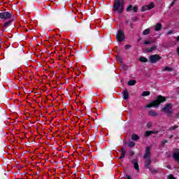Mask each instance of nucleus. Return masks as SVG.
Masks as SVG:
<instances>
[{
  "mask_svg": "<svg viewBox=\"0 0 179 179\" xmlns=\"http://www.w3.org/2000/svg\"><path fill=\"white\" fill-rule=\"evenodd\" d=\"M166 100H167V99L166 98V96L159 95L157 96L156 100H155L152 102L148 104L145 106V108H152V107H159V106H160V104L166 102Z\"/></svg>",
  "mask_w": 179,
  "mask_h": 179,
  "instance_id": "obj_1",
  "label": "nucleus"
},
{
  "mask_svg": "<svg viewBox=\"0 0 179 179\" xmlns=\"http://www.w3.org/2000/svg\"><path fill=\"white\" fill-rule=\"evenodd\" d=\"M113 10L117 12V13H122L124 12V1L115 0Z\"/></svg>",
  "mask_w": 179,
  "mask_h": 179,
  "instance_id": "obj_2",
  "label": "nucleus"
},
{
  "mask_svg": "<svg viewBox=\"0 0 179 179\" xmlns=\"http://www.w3.org/2000/svg\"><path fill=\"white\" fill-rule=\"evenodd\" d=\"M161 111L165 113L169 117H173V114H174V112L173 111V104L168 103L165 105L164 107L161 109Z\"/></svg>",
  "mask_w": 179,
  "mask_h": 179,
  "instance_id": "obj_3",
  "label": "nucleus"
},
{
  "mask_svg": "<svg viewBox=\"0 0 179 179\" xmlns=\"http://www.w3.org/2000/svg\"><path fill=\"white\" fill-rule=\"evenodd\" d=\"M116 40L117 41H119V43H121L125 40V34H124V31L122 30L117 31V34L116 35Z\"/></svg>",
  "mask_w": 179,
  "mask_h": 179,
  "instance_id": "obj_4",
  "label": "nucleus"
},
{
  "mask_svg": "<svg viewBox=\"0 0 179 179\" xmlns=\"http://www.w3.org/2000/svg\"><path fill=\"white\" fill-rule=\"evenodd\" d=\"M162 59V57L159 55H152L150 56V62L151 64H156L157 61H160Z\"/></svg>",
  "mask_w": 179,
  "mask_h": 179,
  "instance_id": "obj_5",
  "label": "nucleus"
},
{
  "mask_svg": "<svg viewBox=\"0 0 179 179\" xmlns=\"http://www.w3.org/2000/svg\"><path fill=\"white\" fill-rule=\"evenodd\" d=\"M12 17V13L3 12L0 13V19L9 20Z\"/></svg>",
  "mask_w": 179,
  "mask_h": 179,
  "instance_id": "obj_6",
  "label": "nucleus"
},
{
  "mask_svg": "<svg viewBox=\"0 0 179 179\" xmlns=\"http://www.w3.org/2000/svg\"><path fill=\"white\" fill-rule=\"evenodd\" d=\"M150 156H152V154L150 152V147H146L145 151V155H143V158L144 159H150Z\"/></svg>",
  "mask_w": 179,
  "mask_h": 179,
  "instance_id": "obj_7",
  "label": "nucleus"
},
{
  "mask_svg": "<svg viewBox=\"0 0 179 179\" xmlns=\"http://www.w3.org/2000/svg\"><path fill=\"white\" fill-rule=\"evenodd\" d=\"M172 157L175 162H177L179 164V150L176 149L173 153Z\"/></svg>",
  "mask_w": 179,
  "mask_h": 179,
  "instance_id": "obj_8",
  "label": "nucleus"
},
{
  "mask_svg": "<svg viewBox=\"0 0 179 179\" xmlns=\"http://www.w3.org/2000/svg\"><path fill=\"white\" fill-rule=\"evenodd\" d=\"M131 164H134L135 170L139 171V164H138V159H134L131 160Z\"/></svg>",
  "mask_w": 179,
  "mask_h": 179,
  "instance_id": "obj_9",
  "label": "nucleus"
},
{
  "mask_svg": "<svg viewBox=\"0 0 179 179\" xmlns=\"http://www.w3.org/2000/svg\"><path fill=\"white\" fill-rule=\"evenodd\" d=\"M152 163V159L150 158H147V159L145 161L144 167L145 169H150V164Z\"/></svg>",
  "mask_w": 179,
  "mask_h": 179,
  "instance_id": "obj_10",
  "label": "nucleus"
},
{
  "mask_svg": "<svg viewBox=\"0 0 179 179\" xmlns=\"http://www.w3.org/2000/svg\"><path fill=\"white\" fill-rule=\"evenodd\" d=\"M156 50H157V46L154 45L152 46L150 48H145V51L146 52H153V51H156Z\"/></svg>",
  "mask_w": 179,
  "mask_h": 179,
  "instance_id": "obj_11",
  "label": "nucleus"
},
{
  "mask_svg": "<svg viewBox=\"0 0 179 179\" xmlns=\"http://www.w3.org/2000/svg\"><path fill=\"white\" fill-rule=\"evenodd\" d=\"M121 156L119 157L120 159H124V157H125V155L127 153V151L125 150V148H124V147L121 148Z\"/></svg>",
  "mask_w": 179,
  "mask_h": 179,
  "instance_id": "obj_12",
  "label": "nucleus"
},
{
  "mask_svg": "<svg viewBox=\"0 0 179 179\" xmlns=\"http://www.w3.org/2000/svg\"><path fill=\"white\" fill-rule=\"evenodd\" d=\"M122 94L124 100H128L129 97V92H128L127 90H124L122 92Z\"/></svg>",
  "mask_w": 179,
  "mask_h": 179,
  "instance_id": "obj_13",
  "label": "nucleus"
},
{
  "mask_svg": "<svg viewBox=\"0 0 179 179\" xmlns=\"http://www.w3.org/2000/svg\"><path fill=\"white\" fill-rule=\"evenodd\" d=\"M148 115H150V117H157V115H159V114L157 113H156L155 110H150L148 112Z\"/></svg>",
  "mask_w": 179,
  "mask_h": 179,
  "instance_id": "obj_14",
  "label": "nucleus"
},
{
  "mask_svg": "<svg viewBox=\"0 0 179 179\" xmlns=\"http://www.w3.org/2000/svg\"><path fill=\"white\" fill-rule=\"evenodd\" d=\"M162 24L161 23H158L156 24V26L155 27V31H160V30H162Z\"/></svg>",
  "mask_w": 179,
  "mask_h": 179,
  "instance_id": "obj_15",
  "label": "nucleus"
},
{
  "mask_svg": "<svg viewBox=\"0 0 179 179\" xmlns=\"http://www.w3.org/2000/svg\"><path fill=\"white\" fill-rule=\"evenodd\" d=\"M158 131H145V136H150V135L153 134H157Z\"/></svg>",
  "mask_w": 179,
  "mask_h": 179,
  "instance_id": "obj_16",
  "label": "nucleus"
},
{
  "mask_svg": "<svg viewBox=\"0 0 179 179\" xmlns=\"http://www.w3.org/2000/svg\"><path fill=\"white\" fill-rule=\"evenodd\" d=\"M127 85L129 86H135L136 85V80H131L128 82Z\"/></svg>",
  "mask_w": 179,
  "mask_h": 179,
  "instance_id": "obj_17",
  "label": "nucleus"
},
{
  "mask_svg": "<svg viewBox=\"0 0 179 179\" xmlns=\"http://www.w3.org/2000/svg\"><path fill=\"white\" fill-rule=\"evenodd\" d=\"M131 139H132V141H139V136L134 134L131 135Z\"/></svg>",
  "mask_w": 179,
  "mask_h": 179,
  "instance_id": "obj_18",
  "label": "nucleus"
},
{
  "mask_svg": "<svg viewBox=\"0 0 179 179\" xmlns=\"http://www.w3.org/2000/svg\"><path fill=\"white\" fill-rule=\"evenodd\" d=\"M148 10H150L151 9H153L155 8V3L151 2L150 4L147 5Z\"/></svg>",
  "mask_w": 179,
  "mask_h": 179,
  "instance_id": "obj_19",
  "label": "nucleus"
},
{
  "mask_svg": "<svg viewBox=\"0 0 179 179\" xmlns=\"http://www.w3.org/2000/svg\"><path fill=\"white\" fill-rule=\"evenodd\" d=\"M150 34V29H146L143 32V36H148V34Z\"/></svg>",
  "mask_w": 179,
  "mask_h": 179,
  "instance_id": "obj_20",
  "label": "nucleus"
},
{
  "mask_svg": "<svg viewBox=\"0 0 179 179\" xmlns=\"http://www.w3.org/2000/svg\"><path fill=\"white\" fill-rule=\"evenodd\" d=\"M141 96H150V92H149V91H144L141 94Z\"/></svg>",
  "mask_w": 179,
  "mask_h": 179,
  "instance_id": "obj_21",
  "label": "nucleus"
},
{
  "mask_svg": "<svg viewBox=\"0 0 179 179\" xmlns=\"http://www.w3.org/2000/svg\"><path fill=\"white\" fill-rule=\"evenodd\" d=\"M11 23H12V20H9V21L6 22L3 24V27H5V28L9 27V26L10 25Z\"/></svg>",
  "mask_w": 179,
  "mask_h": 179,
  "instance_id": "obj_22",
  "label": "nucleus"
},
{
  "mask_svg": "<svg viewBox=\"0 0 179 179\" xmlns=\"http://www.w3.org/2000/svg\"><path fill=\"white\" fill-rule=\"evenodd\" d=\"M139 61L141 62H148V58H146L145 57H140Z\"/></svg>",
  "mask_w": 179,
  "mask_h": 179,
  "instance_id": "obj_23",
  "label": "nucleus"
},
{
  "mask_svg": "<svg viewBox=\"0 0 179 179\" xmlns=\"http://www.w3.org/2000/svg\"><path fill=\"white\" fill-rule=\"evenodd\" d=\"M146 10H149V8L148 7V5L143 6L141 8V12H145Z\"/></svg>",
  "mask_w": 179,
  "mask_h": 179,
  "instance_id": "obj_24",
  "label": "nucleus"
},
{
  "mask_svg": "<svg viewBox=\"0 0 179 179\" xmlns=\"http://www.w3.org/2000/svg\"><path fill=\"white\" fill-rule=\"evenodd\" d=\"M135 145H136V143H135V142L130 141L128 144V146H129V148H134L135 146Z\"/></svg>",
  "mask_w": 179,
  "mask_h": 179,
  "instance_id": "obj_25",
  "label": "nucleus"
},
{
  "mask_svg": "<svg viewBox=\"0 0 179 179\" xmlns=\"http://www.w3.org/2000/svg\"><path fill=\"white\" fill-rule=\"evenodd\" d=\"M164 71H168V72H173V69L169 66H166L164 69Z\"/></svg>",
  "mask_w": 179,
  "mask_h": 179,
  "instance_id": "obj_26",
  "label": "nucleus"
},
{
  "mask_svg": "<svg viewBox=\"0 0 179 179\" xmlns=\"http://www.w3.org/2000/svg\"><path fill=\"white\" fill-rule=\"evenodd\" d=\"M177 128H178V125H174V126H172L169 128V131H174L175 129H177Z\"/></svg>",
  "mask_w": 179,
  "mask_h": 179,
  "instance_id": "obj_27",
  "label": "nucleus"
},
{
  "mask_svg": "<svg viewBox=\"0 0 179 179\" xmlns=\"http://www.w3.org/2000/svg\"><path fill=\"white\" fill-rule=\"evenodd\" d=\"M132 5H129L126 9L127 12H131V10H132Z\"/></svg>",
  "mask_w": 179,
  "mask_h": 179,
  "instance_id": "obj_28",
  "label": "nucleus"
},
{
  "mask_svg": "<svg viewBox=\"0 0 179 179\" xmlns=\"http://www.w3.org/2000/svg\"><path fill=\"white\" fill-rule=\"evenodd\" d=\"M84 29H86L87 30H90L91 29L90 24H87V26H84Z\"/></svg>",
  "mask_w": 179,
  "mask_h": 179,
  "instance_id": "obj_29",
  "label": "nucleus"
},
{
  "mask_svg": "<svg viewBox=\"0 0 179 179\" xmlns=\"http://www.w3.org/2000/svg\"><path fill=\"white\" fill-rule=\"evenodd\" d=\"M144 44H145V45H149V44H152V41H144Z\"/></svg>",
  "mask_w": 179,
  "mask_h": 179,
  "instance_id": "obj_30",
  "label": "nucleus"
},
{
  "mask_svg": "<svg viewBox=\"0 0 179 179\" xmlns=\"http://www.w3.org/2000/svg\"><path fill=\"white\" fill-rule=\"evenodd\" d=\"M152 122H148V123H147V127H148V128H152Z\"/></svg>",
  "mask_w": 179,
  "mask_h": 179,
  "instance_id": "obj_31",
  "label": "nucleus"
},
{
  "mask_svg": "<svg viewBox=\"0 0 179 179\" xmlns=\"http://www.w3.org/2000/svg\"><path fill=\"white\" fill-rule=\"evenodd\" d=\"M131 20H132V22H138V17H134L131 18Z\"/></svg>",
  "mask_w": 179,
  "mask_h": 179,
  "instance_id": "obj_32",
  "label": "nucleus"
},
{
  "mask_svg": "<svg viewBox=\"0 0 179 179\" xmlns=\"http://www.w3.org/2000/svg\"><path fill=\"white\" fill-rule=\"evenodd\" d=\"M124 48H125V50H129V48H131V45H124Z\"/></svg>",
  "mask_w": 179,
  "mask_h": 179,
  "instance_id": "obj_33",
  "label": "nucleus"
},
{
  "mask_svg": "<svg viewBox=\"0 0 179 179\" xmlns=\"http://www.w3.org/2000/svg\"><path fill=\"white\" fill-rule=\"evenodd\" d=\"M129 153L130 156H134V155H135V152H134V151H132V150H130V151L129 152Z\"/></svg>",
  "mask_w": 179,
  "mask_h": 179,
  "instance_id": "obj_34",
  "label": "nucleus"
},
{
  "mask_svg": "<svg viewBox=\"0 0 179 179\" xmlns=\"http://www.w3.org/2000/svg\"><path fill=\"white\" fill-rule=\"evenodd\" d=\"M168 179H176V178H174V176H173V175H169L168 176Z\"/></svg>",
  "mask_w": 179,
  "mask_h": 179,
  "instance_id": "obj_35",
  "label": "nucleus"
},
{
  "mask_svg": "<svg viewBox=\"0 0 179 179\" xmlns=\"http://www.w3.org/2000/svg\"><path fill=\"white\" fill-rule=\"evenodd\" d=\"M133 10H134V12H138V7L134 6V7L133 8Z\"/></svg>",
  "mask_w": 179,
  "mask_h": 179,
  "instance_id": "obj_36",
  "label": "nucleus"
},
{
  "mask_svg": "<svg viewBox=\"0 0 179 179\" xmlns=\"http://www.w3.org/2000/svg\"><path fill=\"white\" fill-rule=\"evenodd\" d=\"M176 4V1H173L171 2V3L170 4V6L172 7V6H174V5Z\"/></svg>",
  "mask_w": 179,
  "mask_h": 179,
  "instance_id": "obj_37",
  "label": "nucleus"
},
{
  "mask_svg": "<svg viewBox=\"0 0 179 179\" xmlns=\"http://www.w3.org/2000/svg\"><path fill=\"white\" fill-rule=\"evenodd\" d=\"M167 140H164V141H162V145H164L165 143H167Z\"/></svg>",
  "mask_w": 179,
  "mask_h": 179,
  "instance_id": "obj_38",
  "label": "nucleus"
},
{
  "mask_svg": "<svg viewBox=\"0 0 179 179\" xmlns=\"http://www.w3.org/2000/svg\"><path fill=\"white\" fill-rule=\"evenodd\" d=\"M168 36H169V34H173V31H169L167 32Z\"/></svg>",
  "mask_w": 179,
  "mask_h": 179,
  "instance_id": "obj_39",
  "label": "nucleus"
},
{
  "mask_svg": "<svg viewBox=\"0 0 179 179\" xmlns=\"http://www.w3.org/2000/svg\"><path fill=\"white\" fill-rule=\"evenodd\" d=\"M129 26L131 29H134V24L132 22L130 23Z\"/></svg>",
  "mask_w": 179,
  "mask_h": 179,
  "instance_id": "obj_40",
  "label": "nucleus"
},
{
  "mask_svg": "<svg viewBox=\"0 0 179 179\" xmlns=\"http://www.w3.org/2000/svg\"><path fill=\"white\" fill-rule=\"evenodd\" d=\"M166 167H167V169H169V170H171V165H167Z\"/></svg>",
  "mask_w": 179,
  "mask_h": 179,
  "instance_id": "obj_41",
  "label": "nucleus"
},
{
  "mask_svg": "<svg viewBox=\"0 0 179 179\" xmlns=\"http://www.w3.org/2000/svg\"><path fill=\"white\" fill-rule=\"evenodd\" d=\"M151 43H156V38H154L151 41Z\"/></svg>",
  "mask_w": 179,
  "mask_h": 179,
  "instance_id": "obj_42",
  "label": "nucleus"
},
{
  "mask_svg": "<svg viewBox=\"0 0 179 179\" xmlns=\"http://www.w3.org/2000/svg\"><path fill=\"white\" fill-rule=\"evenodd\" d=\"M178 55H179V47L177 48Z\"/></svg>",
  "mask_w": 179,
  "mask_h": 179,
  "instance_id": "obj_43",
  "label": "nucleus"
},
{
  "mask_svg": "<svg viewBox=\"0 0 179 179\" xmlns=\"http://www.w3.org/2000/svg\"><path fill=\"white\" fill-rule=\"evenodd\" d=\"M127 179H132V178H131V176H128Z\"/></svg>",
  "mask_w": 179,
  "mask_h": 179,
  "instance_id": "obj_44",
  "label": "nucleus"
},
{
  "mask_svg": "<svg viewBox=\"0 0 179 179\" xmlns=\"http://www.w3.org/2000/svg\"><path fill=\"white\" fill-rule=\"evenodd\" d=\"M125 23H126V24H128V23H129V21L127 20V21L125 22Z\"/></svg>",
  "mask_w": 179,
  "mask_h": 179,
  "instance_id": "obj_45",
  "label": "nucleus"
},
{
  "mask_svg": "<svg viewBox=\"0 0 179 179\" xmlns=\"http://www.w3.org/2000/svg\"><path fill=\"white\" fill-rule=\"evenodd\" d=\"M177 40L178 41H179V36L177 37Z\"/></svg>",
  "mask_w": 179,
  "mask_h": 179,
  "instance_id": "obj_46",
  "label": "nucleus"
},
{
  "mask_svg": "<svg viewBox=\"0 0 179 179\" xmlns=\"http://www.w3.org/2000/svg\"><path fill=\"white\" fill-rule=\"evenodd\" d=\"M138 41H141V38L138 39Z\"/></svg>",
  "mask_w": 179,
  "mask_h": 179,
  "instance_id": "obj_47",
  "label": "nucleus"
},
{
  "mask_svg": "<svg viewBox=\"0 0 179 179\" xmlns=\"http://www.w3.org/2000/svg\"><path fill=\"white\" fill-rule=\"evenodd\" d=\"M176 1H177V0H173V2H176Z\"/></svg>",
  "mask_w": 179,
  "mask_h": 179,
  "instance_id": "obj_48",
  "label": "nucleus"
},
{
  "mask_svg": "<svg viewBox=\"0 0 179 179\" xmlns=\"http://www.w3.org/2000/svg\"><path fill=\"white\" fill-rule=\"evenodd\" d=\"M171 138H173V136H171Z\"/></svg>",
  "mask_w": 179,
  "mask_h": 179,
  "instance_id": "obj_49",
  "label": "nucleus"
},
{
  "mask_svg": "<svg viewBox=\"0 0 179 179\" xmlns=\"http://www.w3.org/2000/svg\"><path fill=\"white\" fill-rule=\"evenodd\" d=\"M0 47H1V44H0Z\"/></svg>",
  "mask_w": 179,
  "mask_h": 179,
  "instance_id": "obj_50",
  "label": "nucleus"
}]
</instances>
